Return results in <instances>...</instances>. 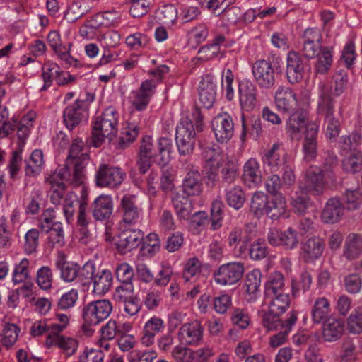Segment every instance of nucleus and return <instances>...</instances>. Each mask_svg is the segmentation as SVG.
Here are the masks:
<instances>
[{"mask_svg":"<svg viewBox=\"0 0 362 362\" xmlns=\"http://www.w3.org/2000/svg\"><path fill=\"white\" fill-rule=\"evenodd\" d=\"M356 341L351 337H345L340 346V362H351L356 357Z\"/></svg>","mask_w":362,"mask_h":362,"instance_id":"nucleus-41","label":"nucleus"},{"mask_svg":"<svg viewBox=\"0 0 362 362\" xmlns=\"http://www.w3.org/2000/svg\"><path fill=\"white\" fill-rule=\"evenodd\" d=\"M113 211V202L109 195L98 196L92 204V215L97 221H105Z\"/></svg>","mask_w":362,"mask_h":362,"instance_id":"nucleus-23","label":"nucleus"},{"mask_svg":"<svg viewBox=\"0 0 362 362\" xmlns=\"http://www.w3.org/2000/svg\"><path fill=\"white\" fill-rule=\"evenodd\" d=\"M275 296L269 303L268 311L272 317H280L289 307V296L286 294H278Z\"/></svg>","mask_w":362,"mask_h":362,"instance_id":"nucleus-38","label":"nucleus"},{"mask_svg":"<svg viewBox=\"0 0 362 362\" xmlns=\"http://www.w3.org/2000/svg\"><path fill=\"white\" fill-rule=\"evenodd\" d=\"M345 327L344 318H325L322 324V336L327 342H333L341 338Z\"/></svg>","mask_w":362,"mask_h":362,"instance_id":"nucleus-22","label":"nucleus"},{"mask_svg":"<svg viewBox=\"0 0 362 362\" xmlns=\"http://www.w3.org/2000/svg\"><path fill=\"white\" fill-rule=\"evenodd\" d=\"M59 69V67L57 64L50 62H47L43 65L42 76L45 82V85L42 88V90H45L47 86L51 85L52 78L54 76H56V74H58Z\"/></svg>","mask_w":362,"mask_h":362,"instance_id":"nucleus-57","label":"nucleus"},{"mask_svg":"<svg viewBox=\"0 0 362 362\" xmlns=\"http://www.w3.org/2000/svg\"><path fill=\"white\" fill-rule=\"evenodd\" d=\"M344 170L350 173L359 171L362 167V154L360 151L351 152L342 161Z\"/></svg>","mask_w":362,"mask_h":362,"instance_id":"nucleus-47","label":"nucleus"},{"mask_svg":"<svg viewBox=\"0 0 362 362\" xmlns=\"http://www.w3.org/2000/svg\"><path fill=\"white\" fill-rule=\"evenodd\" d=\"M239 101L243 111H252L258 104L257 90L256 86L249 81H244L239 84Z\"/></svg>","mask_w":362,"mask_h":362,"instance_id":"nucleus-15","label":"nucleus"},{"mask_svg":"<svg viewBox=\"0 0 362 362\" xmlns=\"http://www.w3.org/2000/svg\"><path fill=\"white\" fill-rule=\"evenodd\" d=\"M252 74L257 83L262 88H271L275 83L274 69L267 60L257 61L252 66Z\"/></svg>","mask_w":362,"mask_h":362,"instance_id":"nucleus-12","label":"nucleus"},{"mask_svg":"<svg viewBox=\"0 0 362 362\" xmlns=\"http://www.w3.org/2000/svg\"><path fill=\"white\" fill-rule=\"evenodd\" d=\"M124 177V174L119 168L102 164L96 173V185L102 187H116L123 182Z\"/></svg>","mask_w":362,"mask_h":362,"instance_id":"nucleus-11","label":"nucleus"},{"mask_svg":"<svg viewBox=\"0 0 362 362\" xmlns=\"http://www.w3.org/2000/svg\"><path fill=\"white\" fill-rule=\"evenodd\" d=\"M29 261L26 258L23 259L14 269L13 281L18 284L25 281L29 278L28 274Z\"/></svg>","mask_w":362,"mask_h":362,"instance_id":"nucleus-52","label":"nucleus"},{"mask_svg":"<svg viewBox=\"0 0 362 362\" xmlns=\"http://www.w3.org/2000/svg\"><path fill=\"white\" fill-rule=\"evenodd\" d=\"M57 345L69 356L73 355L77 348V341L71 338H66L63 336L57 337Z\"/></svg>","mask_w":362,"mask_h":362,"instance_id":"nucleus-64","label":"nucleus"},{"mask_svg":"<svg viewBox=\"0 0 362 362\" xmlns=\"http://www.w3.org/2000/svg\"><path fill=\"white\" fill-rule=\"evenodd\" d=\"M305 65L300 56L295 52H290L287 56L286 76L288 81L295 84L303 78Z\"/></svg>","mask_w":362,"mask_h":362,"instance_id":"nucleus-21","label":"nucleus"},{"mask_svg":"<svg viewBox=\"0 0 362 362\" xmlns=\"http://www.w3.org/2000/svg\"><path fill=\"white\" fill-rule=\"evenodd\" d=\"M115 274L119 282H132L134 276L133 269L127 263L119 264L115 270Z\"/></svg>","mask_w":362,"mask_h":362,"instance_id":"nucleus-62","label":"nucleus"},{"mask_svg":"<svg viewBox=\"0 0 362 362\" xmlns=\"http://www.w3.org/2000/svg\"><path fill=\"white\" fill-rule=\"evenodd\" d=\"M195 135L192 122H182L177 127L175 139L180 153L186 155L193 151L196 141Z\"/></svg>","mask_w":362,"mask_h":362,"instance_id":"nucleus-9","label":"nucleus"},{"mask_svg":"<svg viewBox=\"0 0 362 362\" xmlns=\"http://www.w3.org/2000/svg\"><path fill=\"white\" fill-rule=\"evenodd\" d=\"M47 42L61 59L64 60L69 64L71 63L70 60L71 58L69 54L66 51L65 47L62 46L60 36L57 31L53 30L49 33Z\"/></svg>","mask_w":362,"mask_h":362,"instance_id":"nucleus-44","label":"nucleus"},{"mask_svg":"<svg viewBox=\"0 0 362 362\" xmlns=\"http://www.w3.org/2000/svg\"><path fill=\"white\" fill-rule=\"evenodd\" d=\"M317 133L318 126L315 122H309L306 124L304 132L303 149L304 158L308 161L313 160L316 157Z\"/></svg>","mask_w":362,"mask_h":362,"instance_id":"nucleus-17","label":"nucleus"},{"mask_svg":"<svg viewBox=\"0 0 362 362\" xmlns=\"http://www.w3.org/2000/svg\"><path fill=\"white\" fill-rule=\"evenodd\" d=\"M39 231L31 229L25 235L24 250L27 254H32L36 251L38 245Z\"/></svg>","mask_w":362,"mask_h":362,"instance_id":"nucleus-59","label":"nucleus"},{"mask_svg":"<svg viewBox=\"0 0 362 362\" xmlns=\"http://www.w3.org/2000/svg\"><path fill=\"white\" fill-rule=\"evenodd\" d=\"M144 238V233L140 230L127 229L118 236L116 243L117 250L126 253L139 247Z\"/></svg>","mask_w":362,"mask_h":362,"instance_id":"nucleus-14","label":"nucleus"},{"mask_svg":"<svg viewBox=\"0 0 362 362\" xmlns=\"http://www.w3.org/2000/svg\"><path fill=\"white\" fill-rule=\"evenodd\" d=\"M37 284L40 288L48 290L52 284V273L49 267H42L37 272Z\"/></svg>","mask_w":362,"mask_h":362,"instance_id":"nucleus-53","label":"nucleus"},{"mask_svg":"<svg viewBox=\"0 0 362 362\" xmlns=\"http://www.w3.org/2000/svg\"><path fill=\"white\" fill-rule=\"evenodd\" d=\"M173 206L180 218L188 219L192 211L191 201L185 194L177 193L172 199Z\"/></svg>","mask_w":362,"mask_h":362,"instance_id":"nucleus-32","label":"nucleus"},{"mask_svg":"<svg viewBox=\"0 0 362 362\" xmlns=\"http://www.w3.org/2000/svg\"><path fill=\"white\" fill-rule=\"evenodd\" d=\"M81 275L91 279L93 292L96 295L105 294L112 286L113 277L111 272L96 268L93 264H86L82 268Z\"/></svg>","mask_w":362,"mask_h":362,"instance_id":"nucleus-4","label":"nucleus"},{"mask_svg":"<svg viewBox=\"0 0 362 362\" xmlns=\"http://www.w3.org/2000/svg\"><path fill=\"white\" fill-rule=\"evenodd\" d=\"M173 144L170 139L160 138L154 142L150 136H144L139 146L136 166L141 174H146L156 158L160 156L159 164L165 165L170 160Z\"/></svg>","mask_w":362,"mask_h":362,"instance_id":"nucleus-1","label":"nucleus"},{"mask_svg":"<svg viewBox=\"0 0 362 362\" xmlns=\"http://www.w3.org/2000/svg\"><path fill=\"white\" fill-rule=\"evenodd\" d=\"M74 194L66 196L63 205V212L68 223L74 216L76 209H79V204H82Z\"/></svg>","mask_w":362,"mask_h":362,"instance_id":"nucleus-55","label":"nucleus"},{"mask_svg":"<svg viewBox=\"0 0 362 362\" xmlns=\"http://www.w3.org/2000/svg\"><path fill=\"white\" fill-rule=\"evenodd\" d=\"M156 84L151 80L144 81L140 88L134 94L133 105L137 110H144L149 103L150 98L154 92Z\"/></svg>","mask_w":362,"mask_h":362,"instance_id":"nucleus-24","label":"nucleus"},{"mask_svg":"<svg viewBox=\"0 0 362 362\" xmlns=\"http://www.w3.org/2000/svg\"><path fill=\"white\" fill-rule=\"evenodd\" d=\"M307 191L306 187L303 188L302 186H299L291 195V204L294 211L299 215H305L311 206V200Z\"/></svg>","mask_w":362,"mask_h":362,"instance_id":"nucleus-27","label":"nucleus"},{"mask_svg":"<svg viewBox=\"0 0 362 362\" xmlns=\"http://www.w3.org/2000/svg\"><path fill=\"white\" fill-rule=\"evenodd\" d=\"M326 176L322 172L315 173L309 171L307 175V180L308 182V190L311 191L314 195H320L324 192L323 178Z\"/></svg>","mask_w":362,"mask_h":362,"instance_id":"nucleus-43","label":"nucleus"},{"mask_svg":"<svg viewBox=\"0 0 362 362\" xmlns=\"http://www.w3.org/2000/svg\"><path fill=\"white\" fill-rule=\"evenodd\" d=\"M121 209L123 213V221L127 223L136 222L140 214V211L136 205L133 197L124 196L121 200Z\"/></svg>","mask_w":362,"mask_h":362,"instance_id":"nucleus-31","label":"nucleus"},{"mask_svg":"<svg viewBox=\"0 0 362 362\" xmlns=\"http://www.w3.org/2000/svg\"><path fill=\"white\" fill-rule=\"evenodd\" d=\"M86 157L80 161H76L71 159H66L65 164L57 168L55 172L56 178H59L66 182L74 185L79 186L83 183L85 179V168L87 165L86 163Z\"/></svg>","mask_w":362,"mask_h":362,"instance_id":"nucleus-5","label":"nucleus"},{"mask_svg":"<svg viewBox=\"0 0 362 362\" xmlns=\"http://www.w3.org/2000/svg\"><path fill=\"white\" fill-rule=\"evenodd\" d=\"M18 327L14 324L8 323L3 331L4 337L2 344L4 346L11 347L17 340L18 334L16 332Z\"/></svg>","mask_w":362,"mask_h":362,"instance_id":"nucleus-63","label":"nucleus"},{"mask_svg":"<svg viewBox=\"0 0 362 362\" xmlns=\"http://www.w3.org/2000/svg\"><path fill=\"white\" fill-rule=\"evenodd\" d=\"M90 9V8L84 4L83 5L80 1L73 2L67 9L65 18L71 22H74L86 14Z\"/></svg>","mask_w":362,"mask_h":362,"instance_id":"nucleus-49","label":"nucleus"},{"mask_svg":"<svg viewBox=\"0 0 362 362\" xmlns=\"http://www.w3.org/2000/svg\"><path fill=\"white\" fill-rule=\"evenodd\" d=\"M345 256L349 259H354L362 251V238L357 234H350L346 240Z\"/></svg>","mask_w":362,"mask_h":362,"instance_id":"nucleus-40","label":"nucleus"},{"mask_svg":"<svg viewBox=\"0 0 362 362\" xmlns=\"http://www.w3.org/2000/svg\"><path fill=\"white\" fill-rule=\"evenodd\" d=\"M300 256L306 263L317 259L325 249V243L319 237H312L301 244Z\"/></svg>","mask_w":362,"mask_h":362,"instance_id":"nucleus-19","label":"nucleus"},{"mask_svg":"<svg viewBox=\"0 0 362 362\" xmlns=\"http://www.w3.org/2000/svg\"><path fill=\"white\" fill-rule=\"evenodd\" d=\"M116 112L109 107L105 110L101 117L95 119L92 129L91 144L99 147L105 138L112 141L117 133L118 119Z\"/></svg>","mask_w":362,"mask_h":362,"instance_id":"nucleus-3","label":"nucleus"},{"mask_svg":"<svg viewBox=\"0 0 362 362\" xmlns=\"http://www.w3.org/2000/svg\"><path fill=\"white\" fill-rule=\"evenodd\" d=\"M345 213V207L337 197L327 200L322 211L321 218L325 223L333 224L339 222Z\"/></svg>","mask_w":362,"mask_h":362,"instance_id":"nucleus-20","label":"nucleus"},{"mask_svg":"<svg viewBox=\"0 0 362 362\" xmlns=\"http://www.w3.org/2000/svg\"><path fill=\"white\" fill-rule=\"evenodd\" d=\"M280 241L281 245L292 249L298 243V233L292 228H288L285 231H281Z\"/></svg>","mask_w":362,"mask_h":362,"instance_id":"nucleus-60","label":"nucleus"},{"mask_svg":"<svg viewBox=\"0 0 362 362\" xmlns=\"http://www.w3.org/2000/svg\"><path fill=\"white\" fill-rule=\"evenodd\" d=\"M284 286V278L281 272H276L272 274L265 284V294L267 296H273L282 294L281 290Z\"/></svg>","mask_w":362,"mask_h":362,"instance_id":"nucleus-37","label":"nucleus"},{"mask_svg":"<svg viewBox=\"0 0 362 362\" xmlns=\"http://www.w3.org/2000/svg\"><path fill=\"white\" fill-rule=\"evenodd\" d=\"M332 86L322 83L320 87V101L318 108L325 117L326 135L329 139H335L341 130V116L334 113V101L331 97Z\"/></svg>","mask_w":362,"mask_h":362,"instance_id":"nucleus-2","label":"nucleus"},{"mask_svg":"<svg viewBox=\"0 0 362 362\" xmlns=\"http://www.w3.org/2000/svg\"><path fill=\"white\" fill-rule=\"evenodd\" d=\"M90 103L86 100H76L64 111V122L69 130H73L88 117Z\"/></svg>","mask_w":362,"mask_h":362,"instance_id":"nucleus-6","label":"nucleus"},{"mask_svg":"<svg viewBox=\"0 0 362 362\" xmlns=\"http://www.w3.org/2000/svg\"><path fill=\"white\" fill-rule=\"evenodd\" d=\"M275 103L278 110L286 113L295 112L298 107L296 93L288 87H279L275 94Z\"/></svg>","mask_w":362,"mask_h":362,"instance_id":"nucleus-18","label":"nucleus"},{"mask_svg":"<svg viewBox=\"0 0 362 362\" xmlns=\"http://www.w3.org/2000/svg\"><path fill=\"white\" fill-rule=\"evenodd\" d=\"M51 186L50 199L52 204L60 205L64 203L66 196L71 194L66 193V185L63 182L57 181L55 175H52L47 180Z\"/></svg>","mask_w":362,"mask_h":362,"instance_id":"nucleus-33","label":"nucleus"},{"mask_svg":"<svg viewBox=\"0 0 362 362\" xmlns=\"http://www.w3.org/2000/svg\"><path fill=\"white\" fill-rule=\"evenodd\" d=\"M112 311V305L108 300L93 301L83 308V317H109Z\"/></svg>","mask_w":362,"mask_h":362,"instance_id":"nucleus-26","label":"nucleus"},{"mask_svg":"<svg viewBox=\"0 0 362 362\" xmlns=\"http://www.w3.org/2000/svg\"><path fill=\"white\" fill-rule=\"evenodd\" d=\"M225 205L221 200L216 199L212 203L211 209V228L214 230L221 226V221L223 218Z\"/></svg>","mask_w":362,"mask_h":362,"instance_id":"nucleus-50","label":"nucleus"},{"mask_svg":"<svg viewBox=\"0 0 362 362\" xmlns=\"http://www.w3.org/2000/svg\"><path fill=\"white\" fill-rule=\"evenodd\" d=\"M132 6L129 13L134 18H140L148 12L151 0H129Z\"/></svg>","mask_w":362,"mask_h":362,"instance_id":"nucleus-54","label":"nucleus"},{"mask_svg":"<svg viewBox=\"0 0 362 362\" xmlns=\"http://www.w3.org/2000/svg\"><path fill=\"white\" fill-rule=\"evenodd\" d=\"M306 115L303 112H293L286 122V131L293 136L300 132L303 127L308 124Z\"/></svg>","mask_w":362,"mask_h":362,"instance_id":"nucleus-36","label":"nucleus"},{"mask_svg":"<svg viewBox=\"0 0 362 362\" xmlns=\"http://www.w3.org/2000/svg\"><path fill=\"white\" fill-rule=\"evenodd\" d=\"M245 268L242 262H234L221 265L214 273V279L221 285H233L243 277Z\"/></svg>","mask_w":362,"mask_h":362,"instance_id":"nucleus-8","label":"nucleus"},{"mask_svg":"<svg viewBox=\"0 0 362 362\" xmlns=\"http://www.w3.org/2000/svg\"><path fill=\"white\" fill-rule=\"evenodd\" d=\"M317 60L316 62L315 69L317 73L322 74H326L332 64V54L331 48L329 47H323L321 52L316 56Z\"/></svg>","mask_w":362,"mask_h":362,"instance_id":"nucleus-42","label":"nucleus"},{"mask_svg":"<svg viewBox=\"0 0 362 362\" xmlns=\"http://www.w3.org/2000/svg\"><path fill=\"white\" fill-rule=\"evenodd\" d=\"M221 83L222 80L211 74H206L202 78L199 86V100L203 107L209 109L213 106Z\"/></svg>","mask_w":362,"mask_h":362,"instance_id":"nucleus-7","label":"nucleus"},{"mask_svg":"<svg viewBox=\"0 0 362 362\" xmlns=\"http://www.w3.org/2000/svg\"><path fill=\"white\" fill-rule=\"evenodd\" d=\"M267 247L264 240H257L250 246V256L254 260H260L267 257Z\"/></svg>","mask_w":362,"mask_h":362,"instance_id":"nucleus-58","label":"nucleus"},{"mask_svg":"<svg viewBox=\"0 0 362 362\" xmlns=\"http://www.w3.org/2000/svg\"><path fill=\"white\" fill-rule=\"evenodd\" d=\"M203 328L200 321L196 320L185 324L180 329L182 339L186 344H197L202 338Z\"/></svg>","mask_w":362,"mask_h":362,"instance_id":"nucleus-25","label":"nucleus"},{"mask_svg":"<svg viewBox=\"0 0 362 362\" xmlns=\"http://www.w3.org/2000/svg\"><path fill=\"white\" fill-rule=\"evenodd\" d=\"M303 54L307 58H314L321 52L323 48L320 44L321 35L317 29L308 28L303 35Z\"/></svg>","mask_w":362,"mask_h":362,"instance_id":"nucleus-16","label":"nucleus"},{"mask_svg":"<svg viewBox=\"0 0 362 362\" xmlns=\"http://www.w3.org/2000/svg\"><path fill=\"white\" fill-rule=\"evenodd\" d=\"M243 179L245 182L257 185L262 182V177L259 164L255 158L249 159L243 168Z\"/></svg>","mask_w":362,"mask_h":362,"instance_id":"nucleus-29","label":"nucleus"},{"mask_svg":"<svg viewBox=\"0 0 362 362\" xmlns=\"http://www.w3.org/2000/svg\"><path fill=\"white\" fill-rule=\"evenodd\" d=\"M286 209L285 197L282 194L274 196L267 204L264 215L273 220L278 219L284 215Z\"/></svg>","mask_w":362,"mask_h":362,"instance_id":"nucleus-34","label":"nucleus"},{"mask_svg":"<svg viewBox=\"0 0 362 362\" xmlns=\"http://www.w3.org/2000/svg\"><path fill=\"white\" fill-rule=\"evenodd\" d=\"M224 191L225 199L229 206L236 210L243 206L246 201V194L241 186L226 187H224Z\"/></svg>","mask_w":362,"mask_h":362,"instance_id":"nucleus-28","label":"nucleus"},{"mask_svg":"<svg viewBox=\"0 0 362 362\" xmlns=\"http://www.w3.org/2000/svg\"><path fill=\"white\" fill-rule=\"evenodd\" d=\"M163 328V322L160 318H151L145 325L144 334L141 342L146 346L153 343L155 335Z\"/></svg>","mask_w":362,"mask_h":362,"instance_id":"nucleus-35","label":"nucleus"},{"mask_svg":"<svg viewBox=\"0 0 362 362\" xmlns=\"http://www.w3.org/2000/svg\"><path fill=\"white\" fill-rule=\"evenodd\" d=\"M45 231L48 233V244L51 247H62L64 245V233L61 223H54L52 226L46 229Z\"/></svg>","mask_w":362,"mask_h":362,"instance_id":"nucleus-45","label":"nucleus"},{"mask_svg":"<svg viewBox=\"0 0 362 362\" xmlns=\"http://www.w3.org/2000/svg\"><path fill=\"white\" fill-rule=\"evenodd\" d=\"M211 126L218 141L225 142L232 138L234 133V124L228 115H217L213 119Z\"/></svg>","mask_w":362,"mask_h":362,"instance_id":"nucleus-13","label":"nucleus"},{"mask_svg":"<svg viewBox=\"0 0 362 362\" xmlns=\"http://www.w3.org/2000/svg\"><path fill=\"white\" fill-rule=\"evenodd\" d=\"M83 148V141L78 139H75L70 147L69 153L66 159H71L78 162L82 160V158H83V157L86 156V163H88L89 155L87 153H81Z\"/></svg>","mask_w":362,"mask_h":362,"instance_id":"nucleus-56","label":"nucleus"},{"mask_svg":"<svg viewBox=\"0 0 362 362\" xmlns=\"http://www.w3.org/2000/svg\"><path fill=\"white\" fill-rule=\"evenodd\" d=\"M200 272V262L197 258L193 257L189 259L186 263L182 276L185 281H189L199 275Z\"/></svg>","mask_w":362,"mask_h":362,"instance_id":"nucleus-51","label":"nucleus"},{"mask_svg":"<svg viewBox=\"0 0 362 362\" xmlns=\"http://www.w3.org/2000/svg\"><path fill=\"white\" fill-rule=\"evenodd\" d=\"M344 287L350 293H357L361 288L362 279L356 274H351L344 277Z\"/></svg>","mask_w":362,"mask_h":362,"instance_id":"nucleus-61","label":"nucleus"},{"mask_svg":"<svg viewBox=\"0 0 362 362\" xmlns=\"http://www.w3.org/2000/svg\"><path fill=\"white\" fill-rule=\"evenodd\" d=\"M269 200L267 195L262 192L254 193L250 203V209L257 216L264 215Z\"/></svg>","mask_w":362,"mask_h":362,"instance_id":"nucleus-46","label":"nucleus"},{"mask_svg":"<svg viewBox=\"0 0 362 362\" xmlns=\"http://www.w3.org/2000/svg\"><path fill=\"white\" fill-rule=\"evenodd\" d=\"M185 170L186 175L182 185V194L187 197L199 196L202 192L203 183L198 167L190 164Z\"/></svg>","mask_w":362,"mask_h":362,"instance_id":"nucleus-10","label":"nucleus"},{"mask_svg":"<svg viewBox=\"0 0 362 362\" xmlns=\"http://www.w3.org/2000/svg\"><path fill=\"white\" fill-rule=\"evenodd\" d=\"M69 318H59L61 324L48 325L45 321H37L34 323L30 329V334L33 337L40 336L42 334L52 331V334H57L61 332L68 325Z\"/></svg>","mask_w":362,"mask_h":362,"instance_id":"nucleus-30","label":"nucleus"},{"mask_svg":"<svg viewBox=\"0 0 362 362\" xmlns=\"http://www.w3.org/2000/svg\"><path fill=\"white\" fill-rule=\"evenodd\" d=\"M238 165L233 161H227L223 166L221 170V185L222 187H229L233 184L238 177Z\"/></svg>","mask_w":362,"mask_h":362,"instance_id":"nucleus-39","label":"nucleus"},{"mask_svg":"<svg viewBox=\"0 0 362 362\" xmlns=\"http://www.w3.org/2000/svg\"><path fill=\"white\" fill-rule=\"evenodd\" d=\"M297 318H287L286 320L283 321L281 318H263L262 324L267 330H280L284 331L286 328L291 327L293 325Z\"/></svg>","mask_w":362,"mask_h":362,"instance_id":"nucleus-48","label":"nucleus"}]
</instances>
